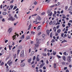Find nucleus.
Wrapping results in <instances>:
<instances>
[{
	"mask_svg": "<svg viewBox=\"0 0 72 72\" xmlns=\"http://www.w3.org/2000/svg\"><path fill=\"white\" fill-rule=\"evenodd\" d=\"M57 66V65L56 64H54V68H56V66Z\"/></svg>",
	"mask_w": 72,
	"mask_h": 72,
	"instance_id": "obj_37",
	"label": "nucleus"
},
{
	"mask_svg": "<svg viewBox=\"0 0 72 72\" xmlns=\"http://www.w3.org/2000/svg\"><path fill=\"white\" fill-rule=\"evenodd\" d=\"M46 32L47 35H49V33H50V31L49 30H46Z\"/></svg>",
	"mask_w": 72,
	"mask_h": 72,
	"instance_id": "obj_6",
	"label": "nucleus"
},
{
	"mask_svg": "<svg viewBox=\"0 0 72 72\" xmlns=\"http://www.w3.org/2000/svg\"><path fill=\"white\" fill-rule=\"evenodd\" d=\"M51 12L50 11H48V16H49V14L51 13Z\"/></svg>",
	"mask_w": 72,
	"mask_h": 72,
	"instance_id": "obj_22",
	"label": "nucleus"
},
{
	"mask_svg": "<svg viewBox=\"0 0 72 72\" xmlns=\"http://www.w3.org/2000/svg\"><path fill=\"white\" fill-rule=\"evenodd\" d=\"M61 32V30L60 29L58 30H57V32H58V33H60Z\"/></svg>",
	"mask_w": 72,
	"mask_h": 72,
	"instance_id": "obj_17",
	"label": "nucleus"
},
{
	"mask_svg": "<svg viewBox=\"0 0 72 72\" xmlns=\"http://www.w3.org/2000/svg\"><path fill=\"white\" fill-rule=\"evenodd\" d=\"M24 35H23L21 36V37L20 38L21 39H24Z\"/></svg>",
	"mask_w": 72,
	"mask_h": 72,
	"instance_id": "obj_8",
	"label": "nucleus"
},
{
	"mask_svg": "<svg viewBox=\"0 0 72 72\" xmlns=\"http://www.w3.org/2000/svg\"><path fill=\"white\" fill-rule=\"evenodd\" d=\"M12 31V28H9V30H8V32H9V33H10Z\"/></svg>",
	"mask_w": 72,
	"mask_h": 72,
	"instance_id": "obj_4",
	"label": "nucleus"
},
{
	"mask_svg": "<svg viewBox=\"0 0 72 72\" xmlns=\"http://www.w3.org/2000/svg\"><path fill=\"white\" fill-rule=\"evenodd\" d=\"M41 34V32H40L38 34V35H39V36H40V35Z\"/></svg>",
	"mask_w": 72,
	"mask_h": 72,
	"instance_id": "obj_39",
	"label": "nucleus"
},
{
	"mask_svg": "<svg viewBox=\"0 0 72 72\" xmlns=\"http://www.w3.org/2000/svg\"><path fill=\"white\" fill-rule=\"evenodd\" d=\"M66 52H65L64 53V55H66Z\"/></svg>",
	"mask_w": 72,
	"mask_h": 72,
	"instance_id": "obj_50",
	"label": "nucleus"
},
{
	"mask_svg": "<svg viewBox=\"0 0 72 72\" xmlns=\"http://www.w3.org/2000/svg\"><path fill=\"white\" fill-rule=\"evenodd\" d=\"M52 22H53V21H51L50 22H49V24H50V25L52 24Z\"/></svg>",
	"mask_w": 72,
	"mask_h": 72,
	"instance_id": "obj_30",
	"label": "nucleus"
},
{
	"mask_svg": "<svg viewBox=\"0 0 72 72\" xmlns=\"http://www.w3.org/2000/svg\"><path fill=\"white\" fill-rule=\"evenodd\" d=\"M55 36H58V33H55Z\"/></svg>",
	"mask_w": 72,
	"mask_h": 72,
	"instance_id": "obj_33",
	"label": "nucleus"
},
{
	"mask_svg": "<svg viewBox=\"0 0 72 72\" xmlns=\"http://www.w3.org/2000/svg\"><path fill=\"white\" fill-rule=\"evenodd\" d=\"M12 63H13V62H12V61L11 62H10V63L9 64H8L9 66H10L12 64Z\"/></svg>",
	"mask_w": 72,
	"mask_h": 72,
	"instance_id": "obj_18",
	"label": "nucleus"
},
{
	"mask_svg": "<svg viewBox=\"0 0 72 72\" xmlns=\"http://www.w3.org/2000/svg\"><path fill=\"white\" fill-rule=\"evenodd\" d=\"M62 59L65 62L66 61V57H65V56H62Z\"/></svg>",
	"mask_w": 72,
	"mask_h": 72,
	"instance_id": "obj_9",
	"label": "nucleus"
},
{
	"mask_svg": "<svg viewBox=\"0 0 72 72\" xmlns=\"http://www.w3.org/2000/svg\"><path fill=\"white\" fill-rule=\"evenodd\" d=\"M3 18V16L1 15H0V18L1 19Z\"/></svg>",
	"mask_w": 72,
	"mask_h": 72,
	"instance_id": "obj_55",
	"label": "nucleus"
},
{
	"mask_svg": "<svg viewBox=\"0 0 72 72\" xmlns=\"http://www.w3.org/2000/svg\"><path fill=\"white\" fill-rule=\"evenodd\" d=\"M42 55H44V56L45 57H46V56L47 55L46 54V53H43Z\"/></svg>",
	"mask_w": 72,
	"mask_h": 72,
	"instance_id": "obj_28",
	"label": "nucleus"
},
{
	"mask_svg": "<svg viewBox=\"0 0 72 72\" xmlns=\"http://www.w3.org/2000/svg\"><path fill=\"white\" fill-rule=\"evenodd\" d=\"M62 64L63 65H64V64H65V62L63 61V62H62Z\"/></svg>",
	"mask_w": 72,
	"mask_h": 72,
	"instance_id": "obj_36",
	"label": "nucleus"
},
{
	"mask_svg": "<svg viewBox=\"0 0 72 72\" xmlns=\"http://www.w3.org/2000/svg\"><path fill=\"white\" fill-rule=\"evenodd\" d=\"M35 59H36V56H34L33 58V60H35Z\"/></svg>",
	"mask_w": 72,
	"mask_h": 72,
	"instance_id": "obj_26",
	"label": "nucleus"
},
{
	"mask_svg": "<svg viewBox=\"0 0 72 72\" xmlns=\"http://www.w3.org/2000/svg\"><path fill=\"white\" fill-rule=\"evenodd\" d=\"M59 26H57V29H58V28H59Z\"/></svg>",
	"mask_w": 72,
	"mask_h": 72,
	"instance_id": "obj_61",
	"label": "nucleus"
},
{
	"mask_svg": "<svg viewBox=\"0 0 72 72\" xmlns=\"http://www.w3.org/2000/svg\"><path fill=\"white\" fill-rule=\"evenodd\" d=\"M68 8V6H66L65 8V10H67Z\"/></svg>",
	"mask_w": 72,
	"mask_h": 72,
	"instance_id": "obj_34",
	"label": "nucleus"
},
{
	"mask_svg": "<svg viewBox=\"0 0 72 72\" xmlns=\"http://www.w3.org/2000/svg\"><path fill=\"white\" fill-rule=\"evenodd\" d=\"M0 8H1V9H2V8H3V5L1 4V5L0 6Z\"/></svg>",
	"mask_w": 72,
	"mask_h": 72,
	"instance_id": "obj_47",
	"label": "nucleus"
},
{
	"mask_svg": "<svg viewBox=\"0 0 72 72\" xmlns=\"http://www.w3.org/2000/svg\"><path fill=\"white\" fill-rule=\"evenodd\" d=\"M10 62H11V60H10L7 62V64H9L10 63Z\"/></svg>",
	"mask_w": 72,
	"mask_h": 72,
	"instance_id": "obj_27",
	"label": "nucleus"
},
{
	"mask_svg": "<svg viewBox=\"0 0 72 72\" xmlns=\"http://www.w3.org/2000/svg\"><path fill=\"white\" fill-rule=\"evenodd\" d=\"M53 30L54 32H56L57 31V28L55 27H54L53 28Z\"/></svg>",
	"mask_w": 72,
	"mask_h": 72,
	"instance_id": "obj_10",
	"label": "nucleus"
},
{
	"mask_svg": "<svg viewBox=\"0 0 72 72\" xmlns=\"http://www.w3.org/2000/svg\"><path fill=\"white\" fill-rule=\"evenodd\" d=\"M42 37L44 38L45 37V35L44 34H42Z\"/></svg>",
	"mask_w": 72,
	"mask_h": 72,
	"instance_id": "obj_54",
	"label": "nucleus"
},
{
	"mask_svg": "<svg viewBox=\"0 0 72 72\" xmlns=\"http://www.w3.org/2000/svg\"><path fill=\"white\" fill-rule=\"evenodd\" d=\"M12 18H13V17H11L9 18L8 19V21H12Z\"/></svg>",
	"mask_w": 72,
	"mask_h": 72,
	"instance_id": "obj_14",
	"label": "nucleus"
},
{
	"mask_svg": "<svg viewBox=\"0 0 72 72\" xmlns=\"http://www.w3.org/2000/svg\"><path fill=\"white\" fill-rule=\"evenodd\" d=\"M60 3L59 2H58V5L59 6V5H60Z\"/></svg>",
	"mask_w": 72,
	"mask_h": 72,
	"instance_id": "obj_57",
	"label": "nucleus"
},
{
	"mask_svg": "<svg viewBox=\"0 0 72 72\" xmlns=\"http://www.w3.org/2000/svg\"><path fill=\"white\" fill-rule=\"evenodd\" d=\"M49 42H48L47 43V46H48V45H49Z\"/></svg>",
	"mask_w": 72,
	"mask_h": 72,
	"instance_id": "obj_56",
	"label": "nucleus"
},
{
	"mask_svg": "<svg viewBox=\"0 0 72 72\" xmlns=\"http://www.w3.org/2000/svg\"><path fill=\"white\" fill-rule=\"evenodd\" d=\"M62 26L63 27H65V24H62Z\"/></svg>",
	"mask_w": 72,
	"mask_h": 72,
	"instance_id": "obj_51",
	"label": "nucleus"
},
{
	"mask_svg": "<svg viewBox=\"0 0 72 72\" xmlns=\"http://www.w3.org/2000/svg\"><path fill=\"white\" fill-rule=\"evenodd\" d=\"M14 17H15V18H17V14H16L15 15Z\"/></svg>",
	"mask_w": 72,
	"mask_h": 72,
	"instance_id": "obj_59",
	"label": "nucleus"
},
{
	"mask_svg": "<svg viewBox=\"0 0 72 72\" xmlns=\"http://www.w3.org/2000/svg\"><path fill=\"white\" fill-rule=\"evenodd\" d=\"M44 65H45V63H42V64H41L40 66V68H42V67H43V66H44Z\"/></svg>",
	"mask_w": 72,
	"mask_h": 72,
	"instance_id": "obj_5",
	"label": "nucleus"
},
{
	"mask_svg": "<svg viewBox=\"0 0 72 72\" xmlns=\"http://www.w3.org/2000/svg\"><path fill=\"white\" fill-rule=\"evenodd\" d=\"M24 52L23 51H22L21 53L20 57H24Z\"/></svg>",
	"mask_w": 72,
	"mask_h": 72,
	"instance_id": "obj_3",
	"label": "nucleus"
},
{
	"mask_svg": "<svg viewBox=\"0 0 72 72\" xmlns=\"http://www.w3.org/2000/svg\"><path fill=\"white\" fill-rule=\"evenodd\" d=\"M36 59L37 61L38 62H39L40 60V59L39 58H38V57H37Z\"/></svg>",
	"mask_w": 72,
	"mask_h": 72,
	"instance_id": "obj_19",
	"label": "nucleus"
},
{
	"mask_svg": "<svg viewBox=\"0 0 72 72\" xmlns=\"http://www.w3.org/2000/svg\"><path fill=\"white\" fill-rule=\"evenodd\" d=\"M16 8H17L16 6H15L13 8V9L14 10V9H16Z\"/></svg>",
	"mask_w": 72,
	"mask_h": 72,
	"instance_id": "obj_40",
	"label": "nucleus"
},
{
	"mask_svg": "<svg viewBox=\"0 0 72 72\" xmlns=\"http://www.w3.org/2000/svg\"><path fill=\"white\" fill-rule=\"evenodd\" d=\"M43 69L45 70L46 69V67L44 66L43 67Z\"/></svg>",
	"mask_w": 72,
	"mask_h": 72,
	"instance_id": "obj_49",
	"label": "nucleus"
},
{
	"mask_svg": "<svg viewBox=\"0 0 72 72\" xmlns=\"http://www.w3.org/2000/svg\"><path fill=\"white\" fill-rule=\"evenodd\" d=\"M25 65V64L24 63H23L21 65V67H24V65Z\"/></svg>",
	"mask_w": 72,
	"mask_h": 72,
	"instance_id": "obj_15",
	"label": "nucleus"
},
{
	"mask_svg": "<svg viewBox=\"0 0 72 72\" xmlns=\"http://www.w3.org/2000/svg\"><path fill=\"white\" fill-rule=\"evenodd\" d=\"M32 25H31V24H30L29 25L28 27L29 28H31V27H32Z\"/></svg>",
	"mask_w": 72,
	"mask_h": 72,
	"instance_id": "obj_46",
	"label": "nucleus"
},
{
	"mask_svg": "<svg viewBox=\"0 0 72 72\" xmlns=\"http://www.w3.org/2000/svg\"><path fill=\"white\" fill-rule=\"evenodd\" d=\"M56 54H57V52H56V51H55L54 52H53V54L54 55H55Z\"/></svg>",
	"mask_w": 72,
	"mask_h": 72,
	"instance_id": "obj_29",
	"label": "nucleus"
},
{
	"mask_svg": "<svg viewBox=\"0 0 72 72\" xmlns=\"http://www.w3.org/2000/svg\"><path fill=\"white\" fill-rule=\"evenodd\" d=\"M16 36V35H14L13 37L12 36V37L13 38V40H15V36Z\"/></svg>",
	"mask_w": 72,
	"mask_h": 72,
	"instance_id": "obj_12",
	"label": "nucleus"
},
{
	"mask_svg": "<svg viewBox=\"0 0 72 72\" xmlns=\"http://www.w3.org/2000/svg\"><path fill=\"white\" fill-rule=\"evenodd\" d=\"M66 18V16H63L62 17V18Z\"/></svg>",
	"mask_w": 72,
	"mask_h": 72,
	"instance_id": "obj_64",
	"label": "nucleus"
},
{
	"mask_svg": "<svg viewBox=\"0 0 72 72\" xmlns=\"http://www.w3.org/2000/svg\"><path fill=\"white\" fill-rule=\"evenodd\" d=\"M57 58H61V56H59L58 55H57Z\"/></svg>",
	"mask_w": 72,
	"mask_h": 72,
	"instance_id": "obj_24",
	"label": "nucleus"
},
{
	"mask_svg": "<svg viewBox=\"0 0 72 72\" xmlns=\"http://www.w3.org/2000/svg\"><path fill=\"white\" fill-rule=\"evenodd\" d=\"M50 37H51V38L52 37H53L52 32H51L50 34Z\"/></svg>",
	"mask_w": 72,
	"mask_h": 72,
	"instance_id": "obj_25",
	"label": "nucleus"
},
{
	"mask_svg": "<svg viewBox=\"0 0 72 72\" xmlns=\"http://www.w3.org/2000/svg\"><path fill=\"white\" fill-rule=\"evenodd\" d=\"M67 42V41L66 40H64L63 41H62L61 43H63V42Z\"/></svg>",
	"mask_w": 72,
	"mask_h": 72,
	"instance_id": "obj_21",
	"label": "nucleus"
},
{
	"mask_svg": "<svg viewBox=\"0 0 72 72\" xmlns=\"http://www.w3.org/2000/svg\"><path fill=\"white\" fill-rule=\"evenodd\" d=\"M37 2L35 1V2H34V5H37Z\"/></svg>",
	"mask_w": 72,
	"mask_h": 72,
	"instance_id": "obj_35",
	"label": "nucleus"
},
{
	"mask_svg": "<svg viewBox=\"0 0 72 72\" xmlns=\"http://www.w3.org/2000/svg\"><path fill=\"white\" fill-rule=\"evenodd\" d=\"M49 14L50 15H50V16H51V15H52V12H51V13H50Z\"/></svg>",
	"mask_w": 72,
	"mask_h": 72,
	"instance_id": "obj_45",
	"label": "nucleus"
},
{
	"mask_svg": "<svg viewBox=\"0 0 72 72\" xmlns=\"http://www.w3.org/2000/svg\"><path fill=\"white\" fill-rule=\"evenodd\" d=\"M4 64V62H2L1 64V66H3Z\"/></svg>",
	"mask_w": 72,
	"mask_h": 72,
	"instance_id": "obj_48",
	"label": "nucleus"
},
{
	"mask_svg": "<svg viewBox=\"0 0 72 72\" xmlns=\"http://www.w3.org/2000/svg\"><path fill=\"white\" fill-rule=\"evenodd\" d=\"M54 41H55L54 39H53L51 41V42H54Z\"/></svg>",
	"mask_w": 72,
	"mask_h": 72,
	"instance_id": "obj_44",
	"label": "nucleus"
},
{
	"mask_svg": "<svg viewBox=\"0 0 72 72\" xmlns=\"http://www.w3.org/2000/svg\"><path fill=\"white\" fill-rule=\"evenodd\" d=\"M31 39V38L29 36H27L26 38V40H28V39Z\"/></svg>",
	"mask_w": 72,
	"mask_h": 72,
	"instance_id": "obj_7",
	"label": "nucleus"
},
{
	"mask_svg": "<svg viewBox=\"0 0 72 72\" xmlns=\"http://www.w3.org/2000/svg\"><path fill=\"white\" fill-rule=\"evenodd\" d=\"M13 3V0H12L10 1V3Z\"/></svg>",
	"mask_w": 72,
	"mask_h": 72,
	"instance_id": "obj_58",
	"label": "nucleus"
},
{
	"mask_svg": "<svg viewBox=\"0 0 72 72\" xmlns=\"http://www.w3.org/2000/svg\"><path fill=\"white\" fill-rule=\"evenodd\" d=\"M17 23H14V26H16V25H17Z\"/></svg>",
	"mask_w": 72,
	"mask_h": 72,
	"instance_id": "obj_62",
	"label": "nucleus"
},
{
	"mask_svg": "<svg viewBox=\"0 0 72 72\" xmlns=\"http://www.w3.org/2000/svg\"><path fill=\"white\" fill-rule=\"evenodd\" d=\"M40 62H41L42 63H44V60H41L40 61Z\"/></svg>",
	"mask_w": 72,
	"mask_h": 72,
	"instance_id": "obj_60",
	"label": "nucleus"
},
{
	"mask_svg": "<svg viewBox=\"0 0 72 72\" xmlns=\"http://www.w3.org/2000/svg\"><path fill=\"white\" fill-rule=\"evenodd\" d=\"M64 69L65 70H66V69H67V67H65L64 68Z\"/></svg>",
	"mask_w": 72,
	"mask_h": 72,
	"instance_id": "obj_53",
	"label": "nucleus"
},
{
	"mask_svg": "<svg viewBox=\"0 0 72 72\" xmlns=\"http://www.w3.org/2000/svg\"><path fill=\"white\" fill-rule=\"evenodd\" d=\"M71 57L70 56L67 57V60L68 62H71Z\"/></svg>",
	"mask_w": 72,
	"mask_h": 72,
	"instance_id": "obj_2",
	"label": "nucleus"
},
{
	"mask_svg": "<svg viewBox=\"0 0 72 72\" xmlns=\"http://www.w3.org/2000/svg\"><path fill=\"white\" fill-rule=\"evenodd\" d=\"M38 19L39 21H41V17H40V16H38Z\"/></svg>",
	"mask_w": 72,
	"mask_h": 72,
	"instance_id": "obj_16",
	"label": "nucleus"
},
{
	"mask_svg": "<svg viewBox=\"0 0 72 72\" xmlns=\"http://www.w3.org/2000/svg\"><path fill=\"white\" fill-rule=\"evenodd\" d=\"M41 26H38V27L37 28V29L38 30H40V28L41 27Z\"/></svg>",
	"mask_w": 72,
	"mask_h": 72,
	"instance_id": "obj_23",
	"label": "nucleus"
},
{
	"mask_svg": "<svg viewBox=\"0 0 72 72\" xmlns=\"http://www.w3.org/2000/svg\"><path fill=\"white\" fill-rule=\"evenodd\" d=\"M2 14L3 15H5L6 14V12H3Z\"/></svg>",
	"mask_w": 72,
	"mask_h": 72,
	"instance_id": "obj_20",
	"label": "nucleus"
},
{
	"mask_svg": "<svg viewBox=\"0 0 72 72\" xmlns=\"http://www.w3.org/2000/svg\"><path fill=\"white\" fill-rule=\"evenodd\" d=\"M31 60H32V58H30V59H29L28 60V63H31V62H30Z\"/></svg>",
	"mask_w": 72,
	"mask_h": 72,
	"instance_id": "obj_11",
	"label": "nucleus"
},
{
	"mask_svg": "<svg viewBox=\"0 0 72 72\" xmlns=\"http://www.w3.org/2000/svg\"><path fill=\"white\" fill-rule=\"evenodd\" d=\"M20 51V50H18L17 51V55H18L19 53V52Z\"/></svg>",
	"mask_w": 72,
	"mask_h": 72,
	"instance_id": "obj_31",
	"label": "nucleus"
},
{
	"mask_svg": "<svg viewBox=\"0 0 72 72\" xmlns=\"http://www.w3.org/2000/svg\"><path fill=\"white\" fill-rule=\"evenodd\" d=\"M61 36L62 37H63V36H64V33H62Z\"/></svg>",
	"mask_w": 72,
	"mask_h": 72,
	"instance_id": "obj_41",
	"label": "nucleus"
},
{
	"mask_svg": "<svg viewBox=\"0 0 72 72\" xmlns=\"http://www.w3.org/2000/svg\"><path fill=\"white\" fill-rule=\"evenodd\" d=\"M31 33H32V34H33V35H34L35 33V32H33V31L31 32Z\"/></svg>",
	"mask_w": 72,
	"mask_h": 72,
	"instance_id": "obj_38",
	"label": "nucleus"
},
{
	"mask_svg": "<svg viewBox=\"0 0 72 72\" xmlns=\"http://www.w3.org/2000/svg\"><path fill=\"white\" fill-rule=\"evenodd\" d=\"M35 64H34L33 65H32V67L33 68H35Z\"/></svg>",
	"mask_w": 72,
	"mask_h": 72,
	"instance_id": "obj_42",
	"label": "nucleus"
},
{
	"mask_svg": "<svg viewBox=\"0 0 72 72\" xmlns=\"http://www.w3.org/2000/svg\"><path fill=\"white\" fill-rule=\"evenodd\" d=\"M14 20H15V19H13V18H12V19L11 20V21H14Z\"/></svg>",
	"mask_w": 72,
	"mask_h": 72,
	"instance_id": "obj_52",
	"label": "nucleus"
},
{
	"mask_svg": "<svg viewBox=\"0 0 72 72\" xmlns=\"http://www.w3.org/2000/svg\"><path fill=\"white\" fill-rule=\"evenodd\" d=\"M8 47L9 48V49L10 50H11V48H12V46H10V44H9L8 45Z\"/></svg>",
	"mask_w": 72,
	"mask_h": 72,
	"instance_id": "obj_13",
	"label": "nucleus"
},
{
	"mask_svg": "<svg viewBox=\"0 0 72 72\" xmlns=\"http://www.w3.org/2000/svg\"><path fill=\"white\" fill-rule=\"evenodd\" d=\"M36 43L35 44V46L36 48H38L39 46V40L38 39H37Z\"/></svg>",
	"mask_w": 72,
	"mask_h": 72,
	"instance_id": "obj_1",
	"label": "nucleus"
},
{
	"mask_svg": "<svg viewBox=\"0 0 72 72\" xmlns=\"http://www.w3.org/2000/svg\"><path fill=\"white\" fill-rule=\"evenodd\" d=\"M13 6H13L12 5H11L10 6V8H11L12 9H13Z\"/></svg>",
	"mask_w": 72,
	"mask_h": 72,
	"instance_id": "obj_32",
	"label": "nucleus"
},
{
	"mask_svg": "<svg viewBox=\"0 0 72 72\" xmlns=\"http://www.w3.org/2000/svg\"><path fill=\"white\" fill-rule=\"evenodd\" d=\"M2 22H5V19H3L2 20Z\"/></svg>",
	"mask_w": 72,
	"mask_h": 72,
	"instance_id": "obj_43",
	"label": "nucleus"
},
{
	"mask_svg": "<svg viewBox=\"0 0 72 72\" xmlns=\"http://www.w3.org/2000/svg\"><path fill=\"white\" fill-rule=\"evenodd\" d=\"M66 72H69V70H68V69H67L66 70Z\"/></svg>",
	"mask_w": 72,
	"mask_h": 72,
	"instance_id": "obj_63",
	"label": "nucleus"
}]
</instances>
